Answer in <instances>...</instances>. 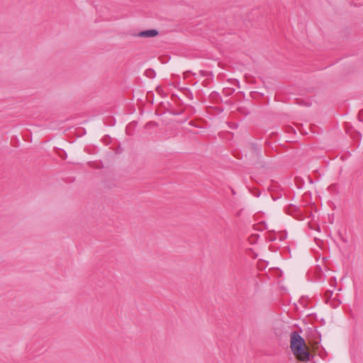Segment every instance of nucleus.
<instances>
[{
  "label": "nucleus",
  "instance_id": "obj_1",
  "mask_svg": "<svg viewBox=\"0 0 363 363\" xmlns=\"http://www.w3.org/2000/svg\"><path fill=\"white\" fill-rule=\"evenodd\" d=\"M290 347L295 357L300 362H308L311 357L309 348L303 337L297 332L290 335Z\"/></svg>",
  "mask_w": 363,
  "mask_h": 363
},
{
  "label": "nucleus",
  "instance_id": "obj_2",
  "mask_svg": "<svg viewBox=\"0 0 363 363\" xmlns=\"http://www.w3.org/2000/svg\"><path fill=\"white\" fill-rule=\"evenodd\" d=\"M157 35V31L155 30H147L143 31L140 33V36L142 37H154Z\"/></svg>",
  "mask_w": 363,
  "mask_h": 363
}]
</instances>
